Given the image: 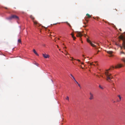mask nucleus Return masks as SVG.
Returning a JSON list of instances; mask_svg holds the SVG:
<instances>
[{
	"instance_id": "obj_17",
	"label": "nucleus",
	"mask_w": 125,
	"mask_h": 125,
	"mask_svg": "<svg viewBox=\"0 0 125 125\" xmlns=\"http://www.w3.org/2000/svg\"><path fill=\"white\" fill-rule=\"evenodd\" d=\"M18 43H21V40L20 39H19L18 40Z\"/></svg>"
},
{
	"instance_id": "obj_30",
	"label": "nucleus",
	"mask_w": 125,
	"mask_h": 125,
	"mask_svg": "<svg viewBox=\"0 0 125 125\" xmlns=\"http://www.w3.org/2000/svg\"><path fill=\"white\" fill-rule=\"evenodd\" d=\"M86 35L85 34H84V37H86Z\"/></svg>"
},
{
	"instance_id": "obj_3",
	"label": "nucleus",
	"mask_w": 125,
	"mask_h": 125,
	"mask_svg": "<svg viewBox=\"0 0 125 125\" xmlns=\"http://www.w3.org/2000/svg\"><path fill=\"white\" fill-rule=\"evenodd\" d=\"M30 17L33 20V21L34 23V24L35 26L38 29H41V28H38L39 27L41 26V25L39 24L36 21L34 20V18L33 16L32 15H31L30 16Z\"/></svg>"
},
{
	"instance_id": "obj_24",
	"label": "nucleus",
	"mask_w": 125,
	"mask_h": 125,
	"mask_svg": "<svg viewBox=\"0 0 125 125\" xmlns=\"http://www.w3.org/2000/svg\"><path fill=\"white\" fill-rule=\"evenodd\" d=\"M78 86H79V87L80 88H81V85H80V84H78Z\"/></svg>"
},
{
	"instance_id": "obj_26",
	"label": "nucleus",
	"mask_w": 125,
	"mask_h": 125,
	"mask_svg": "<svg viewBox=\"0 0 125 125\" xmlns=\"http://www.w3.org/2000/svg\"><path fill=\"white\" fill-rule=\"evenodd\" d=\"M97 45H98V46H100V44H99V43H97Z\"/></svg>"
},
{
	"instance_id": "obj_34",
	"label": "nucleus",
	"mask_w": 125,
	"mask_h": 125,
	"mask_svg": "<svg viewBox=\"0 0 125 125\" xmlns=\"http://www.w3.org/2000/svg\"><path fill=\"white\" fill-rule=\"evenodd\" d=\"M82 56H83V57H84V55H82Z\"/></svg>"
},
{
	"instance_id": "obj_40",
	"label": "nucleus",
	"mask_w": 125,
	"mask_h": 125,
	"mask_svg": "<svg viewBox=\"0 0 125 125\" xmlns=\"http://www.w3.org/2000/svg\"><path fill=\"white\" fill-rule=\"evenodd\" d=\"M58 40L60 39L59 38H58Z\"/></svg>"
},
{
	"instance_id": "obj_23",
	"label": "nucleus",
	"mask_w": 125,
	"mask_h": 125,
	"mask_svg": "<svg viewBox=\"0 0 125 125\" xmlns=\"http://www.w3.org/2000/svg\"><path fill=\"white\" fill-rule=\"evenodd\" d=\"M70 57V58H72V59H71V61H72V60H73V59H74H74L73 58V57Z\"/></svg>"
},
{
	"instance_id": "obj_11",
	"label": "nucleus",
	"mask_w": 125,
	"mask_h": 125,
	"mask_svg": "<svg viewBox=\"0 0 125 125\" xmlns=\"http://www.w3.org/2000/svg\"><path fill=\"white\" fill-rule=\"evenodd\" d=\"M118 96L119 98V100H117V102H119L121 100V97L120 95H118Z\"/></svg>"
},
{
	"instance_id": "obj_43",
	"label": "nucleus",
	"mask_w": 125,
	"mask_h": 125,
	"mask_svg": "<svg viewBox=\"0 0 125 125\" xmlns=\"http://www.w3.org/2000/svg\"><path fill=\"white\" fill-rule=\"evenodd\" d=\"M115 10H116V11H117V10H116V9H115Z\"/></svg>"
},
{
	"instance_id": "obj_2",
	"label": "nucleus",
	"mask_w": 125,
	"mask_h": 125,
	"mask_svg": "<svg viewBox=\"0 0 125 125\" xmlns=\"http://www.w3.org/2000/svg\"><path fill=\"white\" fill-rule=\"evenodd\" d=\"M114 69V67L113 66L111 67V68L106 70L105 72V75L106 77V80L109 82H112L113 81L111 80V79L113 78V77L111 73H110V70L112 68Z\"/></svg>"
},
{
	"instance_id": "obj_4",
	"label": "nucleus",
	"mask_w": 125,
	"mask_h": 125,
	"mask_svg": "<svg viewBox=\"0 0 125 125\" xmlns=\"http://www.w3.org/2000/svg\"><path fill=\"white\" fill-rule=\"evenodd\" d=\"M6 19L8 20H11L13 19H14L17 20H19V18L18 16L15 15H12L10 16L7 17Z\"/></svg>"
},
{
	"instance_id": "obj_5",
	"label": "nucleus",
	"mask_w": 125,
	"mask_h": 125,
	"mask_svg": "<svg viewBox=\"0 0 125 125\" xmlns=\"http://www.w3.org/2000/svg\"><path fill=\"white\" fill-rule=\"evenodd\" d=\"M75 32L77 33L76 35V36L77 37H81L83 36V34L81 32L77 31H76Z\"/></svg>"
},
{
	"instance_id": "obj_38",
	"label": "nucleus",
	"mask_w": 125,
	"mask_h": 125,
	"mask_svg": "<svg viewBox=\"0 0 125 125\" xmlns=\"http://www.w3.org/2000/svg\"><path fill=\"white\" fill-rule=\"evenodd\" d=\"M57 47L58 48L59 47V46L58 45H57Z\"/></svg>"
},
{
	"instance_id": "obj_8",
	"label": "nucleus",
	"mask_w": 125,
	"mask_h": 125,
	"mask_svg": "<svg viewBox=\"0 0 125 125\" xmlns=\"http://www.w3.org/2000/svg\"><path fill=\"white\" fill-rule=\"evenodd\" d=\"M89 94L90 95V97L89 99L90 100L93 99H94V96L93 94L91 92Z\"/></svg>"
},
{
	"instance_id": "obj_25",
	"label": "nucleus",
	"mask_w": 125,
	"mask_h": 125,
	"mask_svg": "<svg viewBox=\"0 0 125 125\" xmlns=\"http://www.w3.org/2000/svg\"><path fill=\"white\" fill-rule=\"evenodd\" d=\"M74 81L76 82V83L78 84H79V83H78L76 80H74Z\"/></svg>"
},
{
	"instance_id": "obj_14",
	"label": "nucleus",
	"mask_w": 125,
	"mask_h": 125,
	"mask_svg": "<svg viewBox=\"0 0 125 125\" xmlns=\"http://www.w3.org/2000/svg\"><path fill=\"white\" fill-rule=\"evenodd\" d=\"M86 15L87 16L88 18H90L91 17V16L89 14L87 13L86 14Z\"/></svg>"
},
{
	"instance_id": "obj_37",
	"label": "nucleus",
	"mask_w": 125,
	"mask_h": 125,
	"mask_svg": "<svg viewBox=\"0 0 125 125\" xmlns=\"http://www.w3.org/2000/svg\"><path fill=\"white\" fill-rule=\"evenodd\" d=\"M5 8L6 9H7V8H6V7H5Z\"/></svg>"
},
{
	"instance_id": "obj_15",
	"label": "nucleus",
	"mask_w": 125,
	"mask_h": 125,
	"mask_svg": "<svg viewBox=\"0 0 125 125\" xmlns=\"http://www.w3.org/2000/svg\"><path fill=\"white\" fill-rule=\"evenodd\" d=\"M121 60L124 62H125V59L124 58H123Z\"/></svg>"
},
{
	"instance_id": "obj_9",
	"label": "nucleus",
	"mask_w": 125,
	"mask_h": 125,
	"mask_svg": "<svg viewBox=\"0 0 125 125\" xmlns=\"http://www.w3.org/2000/svg\"><path fill=\"white\" fill-rule=\"evenodd\" d=\"M43 56L45 58H49V55L46 54H42Z\"/></svg>"
},
{
	"instance_id": "obj_27",
	"label": "nucleus",
	"mask_w": 125,
	"mask_h": 125,
	"mask_svg": "<svg viewBox=\"0 0 125 125\" xmlns=\"http://www.w3.org/2000/svg\"><path fill=\"white\" fill-rule=\"evenodd\" d=\"M87 62L88 63H89V61H88V62Z\"/></svg>"
},
{
	"instance_id": "obj_13",
	"label": "nucleus",
	"mask_w": 125,
	"mask_h": 125,
	"mask_svg": "<svg viewBox=\"0 0 125 125\" xmlns=\"http://www.w3.org/2000/svg\"><path fill=\"white\" fill-rule=\"evenodd\" d=\"M71 35H72V37H73V40H75V39H76V38L74 36V35H73V34H72V33L71 34Z\"/></svg>"
},
{
	"instance_id": "obj_39",
	"label": "nucleus",
	"mask_w": 125,
	"mask_h": 125,
	"mask_svg": "<svg viewBox=\"0 0 125 125\" xmlns=\"http://www.w3.org/2000/svg\"><path fill=\"white\" fill-rule=\"evenodd\" d=\"M120 31H121V29H120Z\"/></svg>"
},
{
	"instance_id": "obj_44",
	"label": "nucleus",
	"mask_w": 125,
	"mask_h": 125,
	"mask_svg": "<svg viewBox=\"0 0 125 125\" xmlns=\"http://www.w3.org/2000/svg\"><path fill=\"white\" fill-rule=\"evenodd\" d=\"M115 10H116V11H117V10H116V9H115Z\"/></svg>"
},
{
	"instance_id": "obj_12",
	"label": "nucleus",
	"mask_w": 125,
	"mask_h": 125,
	"mask_svg": "<svg viewBox=\"0 0 125 125\" xmlns=\"http://www.w3.org/2000/svg\"><path fill=\"white\" fill-rule=\"evenodd\" d=\"M33 52H34V53L35 54H36L38 56H39V55H38V54L37 53V52H36L35 51V50L34 49L33 50Z\"/></svg>"
},
{
	"instance_id": "obj_31",
	"label": "nucleus",
	"mask_w": 125,
	"mask_h": 125,
	"mask_svg": "<svg viewBox=\"0 0 125 125\" xmlns=\"http://www.w3.org/2000/svg\"><path fill=\"white\" fill-rule=\"evenodd\" d=\"M87 26V25H86V26H83L84 27H86Z\"/></svg>"
},
{
	"instance_id": "obj_1",
	"label": "nucleus",
	"mask_w": 125,
	"mask_h": 125,
	"mask_svg": "<svg viewBox=\"0 0 125 125\" xmlns=\"http://www.w3.org/2000/svg\"><path fill=\"white\" fill-rule=\"evenodd\" d=\"M119 39L122 40L123 43L122 46L120 45H118L117 44L116 45L120 47V55L125 54V53L124 50L125 49V38L123 35H121L119 37Z\"/></svg>"
},
{
	"instance_id": "obj_36",
	"label": "nucleus",
	"mask_w": 125,
	"mask_h": 125,
	"mask_svg": "<svg viewBox=\"0 0 125 125\" xmlns=\"http://www.w3.org/2000/svg\"><path fill=\"white\" fill-rule=\"evenodd\" d=\"M81 64H83V62H82V63H81Z\"/></svg>"
},
{
	"instance_id": "obj_35",
	"label": "nucleus",
	"mask_w": 125,
	"mask_h": 125,
	"mask_svg": "<svg viewBox=\"0 0 125 125\" xmlns=\"http://www.w3.org/2000/svg\"><path fill=\"white\" fill-rule=\"evenodd\" d=\"M115 102H115V101H113V103H115Z\"/></svg>"
},
{
	"instance_id": "obj_42",
	"label": "nucleus",
	"mask_w": 125,
	"mask_h": 125,
	"mask_svg": "<svg viewBox=\"0 0 125 125\" xmlns=\"http://www.w3.org/2000/svg\"><path fill=\"white\" fill-rule=\"evenodd\" d=\"M62 52H63L62 51Z\"/></svg>"
},
{
	"instance_id": "obj_20",
	"label": "nucleus",
	"mask_w": 125,
	"mask_h": 125,
	"mask_svg": "<svg viewBox=\"0 0 125 125\" xmlns=\"http://www.w3.org/2000/svg\"><path fill=\"white\" fill-rule=\"evenodd\" d=\"M112 85H113V88H114L115 89V88L114 87V86H115L114 83H112Z\"/></svg>"
},
{
	"instance_id": "obj_29",
	"label": "nucleus",
	"mask_w": 125,
	"mask_h": 125,
	"mask_svg": "<svg viewBox=\"0 0 125 125\" xmlns=\"http://www.w3.org/2000/svg\"><path fill=\"white\" fill-rule=\"evenodd\" d=\"M67 52V53H66V54H65L66 55H67V54H68V52Z\"/></svg>"
},
{
	"instance_id": "obj_28",
	"label": "nucleus",
	"mask_w": 125,
	"mask_h": 125,
	"mask_svg": "<svg viewBox=\"0 0 125 125\" xmlns=\"http://www.w3.org/2000/svg\"><path fill=\"white\" fill-rule=\"evenodd\" d=\"M68 24L70 27H71L69 23H68Z\"/></svg>"
},
{
	"instance_id": "obj_7",
	"label": "nucleus",
	"mask_w": 125,
	"mask_h": 125,
	"mask_svg": "<svg viewBox=\"0 0 125 125\" xmlns=\"http://www.w3.org/2000/svg\"><path fill=\"white\" fill-rule=\"evenodd\" d=\"M123 66V65L122 64H118L115 66V68L116 69L118 68H120Z\"/></svg>"
},
{
	"instance_id": "obj_19",
	"label": "nucleus",
	"mask_w": 125,
	"mask_h": 125,
	"mask_svg": "<svg viewBox=\"0 0 125 125\" xmlns=\"http://www.w3.org/2000/svg\"><path fill=\"white\" fill-rule=\"evenodd\" d=\"M66 100H68V101H69V97L68 96H67L66 97Z\"/></svg>"
},
{
	"instance_id": "obj_18",
	"label": "nucleus",
	"mask_w": 125,
	"mask_h": 125,
	"mask_svg": "<svg viewBox=\"0 0 125 125\" xmlns=\"http://www.w3.org/2000/svg\"><path fill=\"white\" fill-rule=\"evenodd\" d=\"M99 87L100 88L102 89H104L103 88L101 87L100 85H99Z\"/></svg>"
},
{
	"instance_id": "obj_22",
	"label": "nucleus",
	"mask_w": 125,
	"mask_h": 125,
	"mask_svg": "<svg viewBox=\"0 0 125 125\" xmlns=\"http://www.w3.org/2000/svg\"><path fill=\"white\" fill-rule=\"evenodd\" d=\"M74 60H76V59H74ZM76 60L77 61H78L79 62H80L81 61L80 60H79V59H77V60Z\"/></svg>"
},
{
	"instance_id": "obj_6",
	"label": "nucleus",
	"mask_w": 125,
	"mask_h": 125,
	"mask_svg": "<svg viewBox=\"0 0 125 125\" xmlns=\"http://www.w3.org/2000/svg\"><path fill=\"white\" fill-rule=\"evenodd\" d=\"M87 41L88 42L90 43L92 46H93V47H95L96 46L93 44L91 42V41L88 39H87Z\"/></svg>"
},
{
	"instance_id": "obj_41",
	"label": "nucleus",
	"mask_w": 125,
	"mask_h": 125,
	"mask_svg": "<svg viewBox=\"0 0 125 125\" xmlns=\"http://www.w3.org/2000/svg\"><path fill=\"white\" fill-rule=\"evenodd\" d=\"M59 50L60 51V49H59Z\"/></svg>"
},
{
	"instance_id": "obj_45",
	"label": "nucleus",
	"mask_w": 125,
	"mask_h": 125,
	"mask_svg": "<svg viewBox=\"0 0 125 125\" xmlns=\"http://www.w3.org/2000/svg\"><path fill=\"white\" fill-rule=\"evenodd\" d=\"M115 10H116V11H117V10H116V9H115Z\"/></svg>"
},
{
	"instance_id": "obj_32",
	"label": "nucleus",
	"mask_w": 125,
	"mask_h": 125,
	"mask_svg": "<svg viewBox=\"0 0 125 125\" xmlns=\"http://www.w3.org/2000/svg\"><path fill=\"white\" fill-rule=\"evenodd\" d=\"M86 21H87V22H88V20H86Z\"/></svg>"
},
{
	"instance_id": "obj_10",
	"label": "nucleus",
	"mask_w": 125,
	"mask_h": 125,
	"mask_svg": "<svg viewBox=\"0 0 125 125\" xmlns=\"http://www.w3.org/2000/svg\"><path fill=\"white\" fill-rule=\"evenodd\" d=\"M107 52L108 53L110 54V55L109 56L111 57L112 56V53L113 52L112 51H107Z\"/></svg>"
},
{
	"instance_id": "obj_33",
	"label": "nucleus",
	"mask_w": 125,
	"mask_h": 125,
	"mask_svg": "<svg viewBox=\"0 0 125 125\" xmlns=\"http://www.w3.org/2000/svg\"><path fill=\"white\" fill-rule=\"evenodd\" d=\"M86 58L85 57H84V59L83 60H85V59Z\"/></svg>"
},
{
	"instance_id": "obj_21",
	"label": "nucleus",
	"mask_w": 125,
	"mask_h": 125,
	"mask_svg": "<svg viewBox=\"0 0 125 125\" xmlns=\"http://www.w3.org/2000/svg\"><path fill=\"white\" fill-rule=\"evenodd\" d=\"M90 64L91 65H93L94 66H95V65L94 64H93L92 63H90Z\"/></svg>"
},
{
	"instance_id": "obj_16",
	"label": "nucleus",
	"mask_w": 125,
	"mask_h": 125,
	"mask_svg": "<svg viewBox=\"0 0 125 125\" xmlns=\"http://www.w3.org/2000/svg\"><path fill=\"white\" fill-rule=\"evenodd\" d=\"M70 75L72 76V77L73 78V79L74 80H75V79L74 77H73V75L72 74H70Z\"/></svg>"
}]
</instances>
